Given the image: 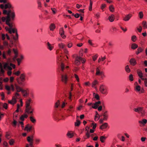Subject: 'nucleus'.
Returning a JSON list of instances; mask_svg holds the SVG:
<instances>
[{
  "label": "nucleus",
  "instance_id": "nucleus-1",
  "mask_svg": "<svg viewBox=\"0 0 147 147\" xmlns=\"http://www.w3.org/2000/svg\"><path fill=\"white\" fill-rule=\"evenodd\" d=\"M3 13L4 14H7V20L6 22V24L9 27L12 26V24L10 23L9 22L11 20H13L15 17V13L14 12H11L10 10L8 11L5 10L3 11Z\"/></svg>",
  "mask_w": 147,
  "mask_h": 147
},
{
  "label": "nucleus",
  "instance_id": "nucleus-2",
  "mask_svg": "<svg viewBox=\"0 0 147 147\" xmlns=\"http://www.w3.org/2000/svg\"><path fill=\"white\" fill-rule=\"evenodd\" d=\"M134 111L138 114H140L142 116H144L146 114L144 108L142 107H138L134 109Z\"/></svg>",
  "mask_w": 147,
  "mask_h": 147
},
{
  "label": "nucleus",
  "instance_id": "nucleus-3",
  "mask_svg": "<svg viewBox=\"0 0 147 147\" xmlns=\"http://www.w3.org/2000/svg\"><path fill=\"white\" fill-rule=\"evenodd\" d=\"M26 74L24 73L21 74L19 78H18L16 79V80L18 84L20 85H22L23 82L26 80Z\"/></svg>",
  "mask_w": 147,
  "mask_h": 147
},
{
  "label": "nucleus",
  "instance_id": "nucleus-4",
  "mask_svg": "<svg viewBox=\"0 0 147 147\" xmlns=\"http://www.w3.org/2000/svg\"><path fill=\"white\" fill-rule=\"evenodd\" d=\"M99 90L100 92L103 94L107 95L108 93L107 87L105 85L103 84L100 85Z\"/></svg>",
  "mask_w": 147,
  "mask_h": 147
},
{
  "label": "nucleus",
  "instance_id": "nucleus-5",
  "mask_svg": "<svg viewBox=\"0 0 147 147\" xmlns=\"http://www.w3.org/2000/svg\"><path fill=\"white\" fill-rule=\"evenodd\" d=\"M86 60L85 59L79 56H77L75 59L74 63L77 65H79L81 61L82 63L85 62Z\"/></svg>",
  "mask_w": 147,
  "mask_h": 147
},
{
  "label": "nucleus",
  "instance_id": "nucleus-6",
  "mask_svg": "<svg viewBox=\"0 0 147 147\" xmlns=\"http://www.w3.org/2000/svg\"><path fill=\"white\" fill-rule=\"evenodd\" d=\"M96 76H100L102 78L105 77L104 73L102 71H100V69L98 67H97L96 69Z\"/></svg>",
  "mask_w": 147,
  "mask_h": 147
},
{
  "label": "nucleus",
  "instance_id": "nucleus-7",
  "mask_svg": "<svg viewBox=\"0 0 147 147\" xmlns=\"http://www.w3.org/2000/svg\"><path fill=\"white\" fill-rule=\"evenodd\" d=\"M34 109L31 106H28L26 107L25 111V113H27L28 114H32L34 111Z\"/></svg>",
  "mask_w": 147,
  "mask_h": 147
},
{
  "label": "nucleus",
  "instance_id": "nucleus-8",
  "mask_svg": "<svg viewBox=\"0 0 147 147\" xmlns=\"http://www.w3.org/2000/svg\"><path fill=\"white\" fill-rule=\"evenodd\" d=\"M27 140L29 143V146L31 147H34L33 146V136H29L27 137Z\"/></svg>",
  "mask_w": 147,
  "mask_h": 147
},
{
  "label": "nucleus",
  "instance_id": "nucleus-9",
  "mask_svg": "<svg viewBox=\"0 0 147 147\" xmlns=\"http://www.w3.org/2000/svg\"><path fill=\"white\" fill-rule=\"evenodd\" d=\"M10 66L8 65V64L7 63H5L4 65V68H5L7 67L8 69L9 70V71H11L12 68L11 67H12L13 69H14L16 67V65L14 64H13L11 63H10Z\"/></svg>",
  "mask_w": 147,
  "mask_h": 147
},
{
  "label": "nucleus",
  "instance_id": "nucleus-10",
  "mask_svg": "<svg viewBox=\"0 0 147 147\" xmlns=\"http://www.w3.org/2000/svg\"><path fill=\"white\" fill-rule=\"evenodd\" d=\"M67 77L66 74L61 75V80L62 82L66 84L67 83Z\"/></svg>",
  "mask_w": 147,
  "mask_h": 147
},
{
  "label": "nucleus",
  "instance_id": "nucleus-11",
  "mask_svg": "<svg viewBox=\"0 0 147 147\" xmlns=\"http://www.w3.org/2000/svg\"><path fill=\"white\" fill-rule=\"evenodd\" d=\"M11 30L12 32L13 33H16V36H13V39L15 40H17L18 38V34L17 29L16 28H11Z\"/></svg>",
  "mask_w": 147,
  "mask_h": 147
},
{
  "label": "nucleus",
  "instance_id": "nucleus-12",
  "mask_svg": "<svg viewBox=\"0 0 147 147\" xmlns=\"http://www.w3.org/2000/svg\"><path fill=\"white\" fill-rule=\"evenodd\" d=\"M59 32V34L63 38L65 39L66 38V36L64 34V32L63 28H60Z\"/></svg>",
  "mask_w": 147,
  "mask_h": 147
},
{
  "label": "nucleus",
  "instance_id": "nucleus-13",
  "mask_svg": "<svg viewBox=\"0 0 147 147\" xmlns=\"http://www.w3.org/2000/svg\"><path fill=\"white\" fill-rule=\"evenodd\" d=\"M14 86L17 92H22L23 89L19 86L17 84H15Z\"/></svg>",
  "mask_w": 147,
  "mask_h": 147
},
{
  "label": "nucleus",
  "instance_id": "nucleus-14",
  "mask_svg": "<svg viewBox=\"0 0 147 147\" xmlns=\"http://www.w3.org/2000/svg\"><path fill=\"white\" fill-rule=\"evenodd\" d=\"M132 15L131 14H129L126 15L123 18V20L125 21H128L132 17Z\"/></svg>",
  "mask_w": 147,
  "mask_h": 147
},
{
  "label": "nucleus",
  "instance_id": "nucleus-15",
  "mask_svg": "<svg viewBox=\"0 0 147 147\" xmlns=\"http://www.w3.org/2000/svg\"><path fill=\"white\" fill-rule=\"evenodd\" d=\"M144 50V48L141 47H139L136 52V55H138L140 53H142Z\"/></svg>",
  "mask_w": 147,
  "mask_h": 147
},
{
  "label": "nucleus",
  "instance_id": "nucleus-16",
  "mask_svg": "<svg viewBox=\"0 0 147 147\" xmlns=\"http://www.w3.org/2000/svg\"><path fill=\"white\" fill-rule=\"evenodd\" d=\"M54 45L51 44L49 42L47 43V48L50 51L52 50L54 48Z\"/></svg>",
  "mask_w": 147,
  "mask_h": 147
},
{
  "label": "nucleus",
  "instance_id": "nucleus-17",
  "mask_svg": "<svg viewBox=\"0 0 147 147\" xmlns=\"http://www.w3.org/2000/svg\"><path fill=\"white\" fill-rule=\"evenodd\" d=\"M102 115L103 116V120H107L108 117L109 115L108 114V112L107 111H105L102 114Z\"/></svg>",
  "mask_w": 147,
  "mask_h": 147
},
{
  "label": "nucleus",
  "instance_id": "nucleus-18",
  "mask_svg": "<svg viewBox=\"0 0 147 147\" xmlns=\"http://www.w3.org/2000/svg\"><path fill=\"white\" fill-rule=\"evenodd\" d=\"M28 89H27L26 90L23 89L21 92L22 93L23 96L24 97H27L28 95Z\"/></svg>",
  "mask_w": 147,
  "mask_h": 147
},
{
  "label": "nucleus",
  "instance_id": "nucleus-19",
  "mask_svg": "<svg viewBox=\"0 0 147 147\" xmlns=\"http://www.w3.org/2000/svg\"><path fill=\"white\" fill-rule=\"evenodd\" d=\"M9 103L13 105L16 102V98L15 96H13L12 99L11 100H9L8 101Z\"/></svg>",
  "mask_w": 147,
  "mask_h": 147
},
{
  "label": "nucleus",
  "instance_id": "nucleus-20",
  "mask_svg": "<svg viewBox=\"0 0 147 147\" xmlns=\"http://www.w3.org/2000/svg\"><path fill=\"white\" fill-rule=\"evenodd\" d=\"M101 103L100 101H98L96 102L94 104H93L92 106V107L94 109H96L97 108L99 105Z\"/></svg>",
  "mask_w": 147,
  "mask_h": 147
},
{
  "label": "nucleus",
  "instance_id": "nucleus-21",
  "mask_svg": "<svg viewBox=\"0 0 147 147\" xmlns=\"http://www.w3.org/2000/svg\"><path fill=\"white\" fill-rule=\"evenodd\" d=\"M32 128V127L31 125H30L29 124H28L26 125L24 128V130L27 131H30Z\"/></svg>",
  "mask_w": 147,
  "mask_h": 147
},
{
  "label": "nucleus",
  "instance_id": "nucleus-22",
  "mask_svg": "<svg viewBox=\"0 0 147 147\" xmlns=\"http://www.w3.org/2000/svg\"><path fill=\"white\" fill-rule=\"evenodd\" d=\"M129 63L131 65L134 66L136 64L137 62L136 60L134 58H131L129 61Z\"/></svg>",
  "mask_w": 147,
  "mask_h": 147
},
{
  "label": "nucleus",
  "instance_id": "nucleus-23",
  "mask_svg": "<svg viewBox=\"0 0 147 147\" xmlns=\"http://www.w3.org/2000/svg\"><path fill=\"white\" fill-rule=\"evenodd\" d=\"M69 67L68 66H67L65 67L64 63H61V69L62 72H63L65 69H68Z\"/></svg>",
  "mask_w": 147,
  "mask_h": 147
},
{
  "label": "nucleus",
  "instance_id": "nucleus-24",
  "mask_svg": "<svg viewBox=\"0 0 147 147\" xmlns=\"http://www.w3.org/2000/svg\"><path fill=\"white\" fill-rule=\"evenodd\" d=\"M115 19V16L113 14H111L108 17V20L111 22H113Z\"/></svg>",
  "mask_w": 147,
  "mask_h": 147
},
{
  "label": "nucleus",
  "instance_id": "nucleus-25",
  "mask_svg": "<svg viewBox=\"0 0 147 147\" xmlns=\"http://www.w3.org/2000/svg\"><path fill=\"white\" fill-rule=\"evenodd\" d=\"M98 84V81L96 80H95L94 81H93L92 83V88H96V87L95 86L97 84Z\"/></svg>",
  "mask_w": 147,
  "mask_h": 147
},
{
  "label": "nucleus",
  "instance_id": "nucleus-26",
  "mask_svg": "<svg viewBox=\"0 0 147 147\" xmlns=\"http://www.w3.org/2000/svg\"><path fill=\"white\" fill-rule=\"evenodd\" d=\"M28 117V115L25 113L20 117V119L22 121H23L25 119H26Z\"/></svg>",
  "mask_w": 147,
  "mask_h": 147
},
{
  "label": "nucleus",
  "instance_id": "nucleus-27",
  "mask_svg": "<svg viewBox=\"0 0 147 147\" xmlns=\"http://www.w3.org/2000/svg\"><path fill=\"white\" fill-rule=\"evenodd\" d=\"M108 126V123H105L100 126V129H105Z\"/></svg>",
  "mask_w": 147,
  "mask_h": 147
},
{
  "label": "nucleus",
  "instance_id": "nucleus-28",
  "mask_svg": "<svg viewBox=\"0 0 147 147\" xmlns=\"http://www.w3.org/2000/svg\"><path fill=\"white\" fill-rule=\"evenodd\" d=\"M31 101L32 100L30 98L27 100L26 102L25 107L31 106L30 105V104L31 102Z\"/></svg>",
  "mask_w": 147,
  "mask_h": 147
},
{
  "label": "nucleus",
  "instance_id": "nucleus-29",
  "mask_svg": "<svg viewBox=\"0 0 147 147\" xmlns=\"http://www.w3.org/2000/svg\"><path fill=\"white\" fill-rule=\"evenodd\" d=\"M50 30L51 31H53L55 28V26L53 23L51 24L49 26Z\"/></svg>",
  "mask_w": 147,
  "mask_h": 147
},
{
  "label": "nucleus",
  "instance_id": "nucleus-30",
  "mask_svg": "<svg viewBox=\"0 0 147 147\" xmlns=\"http://www.w3.org/2000/svg\"><path fill=\"white\" fill-rule=\"evenodd\" d=\"M106 59V57L105 56L104 57L101 56L100 57L98 60V63H100L101 61H104Z\"/></svg>",
  "mask_w": 147,
  "mask_h": 147
},
{
  "label": "nucleus",
  "instance_id": "nucleus-31",
  "mask_svg": "<svg viewBox=\"0 0 147 147\" xmlns=\"http://www.w3.org/2000/svg\"><path fill=\"white\" fill-rule=\"evenodd\" d=\"M73 133L72 132L69 131L67 134V136L69 138H71L74 136Z\"/></svg>",
  "mask_w": 147,
  "mask_h": 147
},
{
  "label": "nucleus",
  "instance_id": "nucleus-32",
  "mask_svg": "<svg viewBox=\"0 0 147 147\" xmlns=\"http://www.w3.org/2000/svg\"><path fill=\"white\" fill-rule=\"evenodd\" d=\"M107 138V137L104 136H102L100 137V140L102 143H104Z\"/></svg>",
  "mask_w": 147,
  "mask_h": 147
},
{
  "label": "nucleus",
  "instance_id": "nucleus-33",
  "mask_svg": "<svg viewBox=\"0 0 147 147\" xmlns=\"http://www.w3.org/2000/svg\"><path fill=\"white\" fill-rule=\"evenodd\" d=\"M138 47V45L136 43H133L131 46V48L133 49H135L137 48Z\"/></svg>",
  "mask_w": 147,
  "mask_h": 147
},
{
  "label": "nucleus",
  "instance_id": "nucleus-34",
  "mask_svg": "<svg viewBox=\"0 0 147 147\" xmlns=\"http://www.w3.org/2000/svg\"><path fill=\"white\" fill-rule=\"evenodd\" d=\"M147 122V120L145 119H143L142 121H139V123H140L145 124H146Z\"/></svg>",
  "mask_w": 147,
  "mask_h": 147
},
{
  "label": "nucleus",
  "instance_id": "nucleus-35",
  "mask_svg": "<svg viewBox=\"0 0 147 147\" xmlns=\"http://www.w3.org/2000/svg\"><path fill=\"white\" fill-rule=\"evenodd\" d=\"M12 7L10 3H8L5 5L4 8L6 9L7 8H10Z\"/></svg>",
  "mask_w": 147,
  "mask_h": 147
},
{
  "label": "nucleus",
  "instance_id": "nucleus-36",
  "mask_svg": "<svg viewBox=\"0 0 147 147\" xmlns=\"http://www.w3.org/2000/svg\"><path fill=\"white\" fill-rule=\"evenodd\" d=\"M92 4L93 2L91 0H90V5L89 7V10L90 11H91L92 10Z\"/></svg>",
  "mask_w": 147,
  "mask_h": 147
},
{
  "label": "nucleus",
  "instance_id": "nucleus-37",
  "mask_svg": "<svg viewBox=\"0 0 147 147\" xmlns=\"http://www.w3.org/2000/svg\"><path fill=\"white\" fill-rule=\"evenodd\" d=\"M142 25L144 28H147V23L146 21H143L142 22Z\"/></svg>",
  "mask_w": 147,
  "mask_h": 147
},
{
  "label": "nucleus",
  "instance_id": "nucleus-38",
  "mask_svg": "<svg viewBox=\"0 0 147 147\" xmlns=\"http://www.w3.org/2000/svg\"><path fill=\"white\" fill-rule=\"evenodd\" d=\"M30 121L33 123H35L36 122V120L33 116H30Z\"/></svg>",
  "mask_w": 147,
  "mask_h": 147
},
{
  "label": "nucleus",
  "instance_id": "nucleus-39",
  "mask_svg": "<svg viewBox=\"0 0 147 147\" xmlns=\"http://www.w3.org/2000/svg\"><path fill=\"white\" fill-rule=\"evenodd\" d=\"M65 46V45L62 43H61L58 44L59 47L62 49H63L64 48Z\"/></svg>",
  "mask_w": 147,
  "mask_h": 147
},
{
  "label": "nucleus",
  "instance_id": "nucleus-40",
  "mask_svg": "<svg viewBox=\"0 0 147 147\" xmlns=\"http://www.w3.org/2000/svg\"><path fill=\"white\" fill-rule=\"evenodd\" d=\"M131 40L133 42H135L137 40L136 36L135 35H133L131 36Z\"/></svg>",
  "mask_w": 147,
  "mask_h": 147
},
{
  "label": "nucleus",
  "instance_id": "nucleus-41",
  "mask_svg": "<svg viewBox=\"0 0 147 147\" xmlns=\"http://www.w3.org/2000/svg\"><path fill=\"white\" fill-rule=\"evenodd\" d=\"M125 71L127 73H129L130 72V69H129V66L127 65L125 67Z\"/></svg>",
  "mask_w": 147,
  "mask_h": 147
},
{
  "label": "nucleus",
  "instance_id": "nucleus-42",
  "mask_svg": "<svg viewBox=\"0 0 147 147\" xmlns=\"http://www.w3.org/2000/svg\"><path fill=\"white\" fill-rule=\"evenodd\" d=\"M141 87L140 86L138 85L136 86L135 88V90L137 92H139L140 91Z\"/></svg>",
  "mask_w": 147,
  "mask_h": 147
},
{
  "label": "nucleus",
  "instance_id": "nucleus-43",
  "mask_svg": "<svg viewBox=\"0 0 147 147\" xmlns=\"http://www.w3.org/2000/svg\"><path fill=\"white\" fill-rule=\"evenodd\" d=\"M137 74L138 75V76L140 78H141L142 77H143V74H142V73L141 71H137Z\"/></svg>",
  "mask_w": 147,
  "mask_h": 147
},
{
  "label": "nucleus",
  "instance_id": "nucleus-44",
  "mask_svg": "<svg viewBox=\"0 0 147 147\" xmlns=\"http://www.w3.org/2000/svg\"><path fill=\"white\" fill-rule=\"evenodd\" d=\"M110 11L111 12H113L114 11V8L113 5H111L109 7Z\"/></svg>",
  "mask_w": 147,
  "mask_h": 147
},
{
  "label": "nucleus",
  "instance_id": "nucleus-45",
  "mask_svg": "<svg viewBox=\"0 0 147 147\" xmlns=\"http://www.w3.org/2000/svg\"><path fill=\"white\" fill-rule=\"evenodd\" d=\"M80 124V121L77 120L76 122L75 123V125L76 126H79Z\"/></svg>",
  "mask_w": 147,
  "mask_h": 147
},
{
  "label": "nucleus",
  "instance_id": "nucleus-46",
  "mask_svg": "<svg viewBox=\"0 0 147 147\" xmlns=\"http://www.w3.org/2000/svg\"><path fill=\"white\" fill-rule=\"evenodd\" d=\"M70 111H74V107L72 105H70L69 106L68 110Z\"/></svg>",
  "mask_w": 147,
  "mask_h": 147
},
{
  "label": "nucleus",
  "instance_id": "nucleus-47",
  "mask_svg": "<svg viewBox=\"0 0 147 147\" xmlns=\"http://www.w3.org/2000/svg\"><path fill=\"white\" fill-rule=\"evenodd\" d=\"M139 16L140 19H142L143 17V14L142 11H140L139 12Z\"/></svg>",
  "mask_w": 147,
  "mask_h": 147
},
{
  "label": "nucleus",
  "instance_id": "nucleus-48",
  "mask_svg": "<svg viewBox=\"0 0 147 147\" xmlns=\"http://www.w3.org/2000/svg\"><path fill=\"white\" fill-rule=\"evenodd\" d=\"M96 114L94 118V120L95 121H97L99 118V117L98 118V116H99V115L98 113L97 112H96Z\"/></svg>",
  "mask_w": 147,
  "mask_h": 147
},
{
  "label": "nucleus",
  "instance_id": "nucleus-49",
  "mask_svg": "<svg viewBox=\"0 0 147 147\" xmlns=\"http://www.w3.org/2000/svg\"><path fill=\"white\" fill-rule=\"evenodd\" d=\"M14 142V140L13 139L10 140L9 141V143L10 145H12L13 144Z\"/></svg>",
  "mask_w": 147,
  "mask_h": 147
},
{
  "label": "nucleus",
  "instance_id": "nucleus-50",
  "mask_svg": "<svg viewBox=\"0 0 147 147\" xmlns=\"http://www.w3.org/2000/svg\"><path fill=\"white\" fill-rule=\"evenodd\" d=\"M5 137L7 139H9L10 138V134L8 132H6L5 135Z\"/></svg>",
  "mask_w": 147,
  "mask_h": 147
},
{
  "label": "nucleus",
  "instance_id": "nucleus-51",
  "mask_svg": "<svg viewBox=\"0 0 147 147\" xmlns=\"http://www.w3.org/2000/svg\"><path fill=\"white\" fill-rule=\"evenodd\" d=\"M40 141V140L39 139L37 138L35 139V142L36 144H38Z\"/></svg>",
  "mask_w": 147,
  "mask_h": 147
},
{
  "label": "nucleus",
  "instance_id": "nucleus-52",
  "mask_svg": "<svg viewBox=\"0 0 147 147\" xmlns=\"http://www.w3.org/2000/svg\"><path fill=\"white\" fill-rule=\"evenodd\" d=\"M129 79L130 81H132L134 80L133 75L131 74H130L129 76Z\"/></svg>",
  "mask_w": 147,
  "mask_h": 147
},
{
  "label": "nucleus",
  "instance_id": "nucleus-53",
  "mask_svg": "<svg viewBox=\"0 0 147 147\" xmlns=\"http://www.w3.org/2000/svg\"><path fill=\"white\" fill-rule=\"evenodd\" d=\"M83 50L82 49L81 50H80L79 52V55H80L79 57H82L83 56Z\"/></svg>",
  "mask_w": 147,
  "mask_h": 147
},
{
  "label": "nucleus",
  "instance_id": "nucleus-54",
  "mask_svg": "<svg viewBox=\"0 0 147 147\" xmlns=\"http://www.w3.org/2000/svg\"><path fill=\"white\" fill-rule=\"evenodd\" d=\"M74 77L76 79L77 81L78 82H79V79L78 76L76 74H74Z\"/></svg>",
  "mask_w": 147,
  "mask_h": 147
},
{
  "label": "nucleus",
  "instance_id": "nucleus-55",
  "mask_svg": "<svg viewBox=\"0 0 147 147\" xmlns=\"http://www.w3.org/2000/svg\"><path fill=\"white\" fill-rule=\"evenodd\" d=\"M3 106L6 109H7L8 108L7 104L6 103H4L3 104Z\"/></svg>",
  "mask_w": 147,
  "mask_h": 147
},
{
  "label": "nucleus",
  "instance_id": "nucleus-56",
  "mask_svg": "<svg viewBox=\"0 0 147 147\" xmlns=\"http://www.w3.org/2000/svg\"><path fill=\"white\" fill-rule=\"evenodd\" d=\"M51 9L52 10L53 13L54 14H55L56 13L57 10L56 9L54 8H51Z\"/></svg>",
  "mask_w": 147,
  "mask_h": 147
},
{
  "label": "nucleus",
  "instance_id": "nucleus-57",
  "mask_svg": "<svg viewBox=\"0 0 147 147\" xmlns=\"http://www.w3.org/2000/svg\"><path fill=\"white\" fill-rule=\"evenodd\" d=\"M98 57L97 54L92 56V59L93 61H95L97 59Z\"/></svg>",
  "mask_w": 147,
  "mask_h": 147
},
{
  "label": "nucleus",
  "instance_id": "nucleus-58",
  "mask_svg": "<svg viewBox=\"0 0 147 147\" xmlns=\"http://www.w3.org/2000/svg\"><path fill=\"white\" fill-rule=\"evenodd\" d=\"M20 73V72L19 71H18L17 72L13 73V74L16 76H19Z\"/></svg>",
  "mask_w": 147,
  "mask_h": 147
},
{
  "label": "nucleus",
  "instance_id": "nucleus-59",
  "mask_svg": "<svg viewBox=\"0 0 147 147\" xmlns=\"http://www.w3.org/2000/svg\"><path fill=\"white\" fill-rule=\"evenodd\" d=\"M60 104V102L59 100H58L55 104V107H56L57 108L58 106Z\"/></svg>",
  "mask_w": 147,
  "mask_h": 147
},
{
  "label": "nucleus",
  "instance_id": "nucleus-60",
  "mask_svg": "<svg viewBox=\"0 0 147 147\" xmlns=\"http://www.w3.org/2000/svg\"><path fill=\"white\" fill-rule=\"evenodd\" d=\"M1 99L3 100L5 98V95L4 94L3 92H2L1 93Z\"/></svg>",
  "mask_w": 147,
  "mask_h": 147
},
{
  "label": "nucleus",
  "instance_id": "nucleus-61",
  "mask_svg": "<svg viewBox=\"0 0 147 147\" xmlns=\"http://www.w3.org/2000/svg\"><path fill=\"white\" fill-rule=\"evenodd\" d=\"M37 3L38 4V6L39 7H41V2L40 0H38L37 1Z\"/></svg>",
  "mask_w": 147,
  "mask_h": 147
},
{
  "label": "nucleus",
  "instance_id": "nucleus-62",
  "mask_svg": "<svg viewBox=\"0 0 147 147\" xmlns=\"http://www.w3.org/2000/svg\"><path fill=\"white\" fill-rule=\"evenodd\" d=\"M84 84L86 86H90V84L89 82H85Z\"/></svg>",
  "mask_w": 147,
  "mask_h": 147
},
{
  "label": "nucleus",
  "instance_id": "nucleus-63",
  "mask_svg": "<svg viewBox=\"0 0 147 147\" xmlns=\"http://www.w3.org/2000/svg\"><path fill=\"white\" fill-rule=\"evenodd\" d=\"M3 45L4 46H7L8 45V43L6 41H4L3 42Z\"/></svg>",
  "mask_w": 147,
  "mask_h": 147
},
{
  "label": "nucleus",
  "instance_id": "nucleus-64",
  "mask_svg": "<svg viewBox=\"0 0 147 147\" xmlns=\"http://www.w3.org/2000/svg\"><path fill=\"white\" fill-rule=\"evenodd\" d=\"M3 145L5 147H8V145L7 142L6 141H4L3 142Z\"/></svg>",
  "mask_w": 147,
  "mask_h": 147
}]
</instances>
